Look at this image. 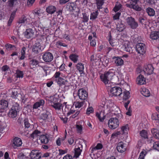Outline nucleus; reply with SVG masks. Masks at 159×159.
Instances as JSON below:
<instances>
[{"label": "nucleus", "instance_id": "obj_1", "mask_svg": "<svg viewBox=\"0 0 159 159\" xmlns=\"http://www.w3.org/2000/svg\"><path fill=\"white\" fill-rule=\"evenodd\" d=\"M115 72L114 70L111 69L108 71L105 72L104 74H102L100 76L102 81L105 84L107 83L115 75Z\"/></svg>", "mask_w": 159, "mask_h": 159}, {"label": "nucleus", "instance_id": "obj_2", "mask_svg": "<svg viewBox=\"0 0 159 159\" xmlns=\"http://www.w3.org/2000/svg\"><path fill=\"white\" fill-rule=\"evenodd\" d=\"M126 21L129 27L132 29H136L139 26L137 22L131 16L128 17L126 19Z\"/></svg>", "mask_w": 159, "mask_h": 159}, {"label": "nucleus", "instance_id": "obj_3", "mask_svg": "<svg viewBox=\"0 0 159 159\" xmlns=\"http://www.w3.org/2000/svg\"><path fill=\"white\" fill-rule=\"evenodd\" d=\"M108 125L109 127L111 129H114L119 125L118 118H111L109 120Z\"/></svg>", "mask_w": 159, "mask_h": 159}, {"label": "nucleus", "instance_id": "obj_4", "mask_svg": "<svg viewBox=\"0 0 159 159\" xmlns=\"http://www.w3.org/2000/svg\"><path fill=\"white\" fill-rule=\"evenodd\" d=\"M35 28L33 27L32 28L27 29L24 33V36L27 39L33 38L34 36Z\"/></svg>", "mask_w": 159, "mask_h": 159}, {"label": "nucleus", "instance_id": "obj_5", "mask_svg": "<svg viewBox=\"0 0 159 159\" xmlns=\"http://www.w3.org/2000/svg\"><path fill=\"white\" fill-rule=\"evenodd\" d=\"M110 92L114 96H120L122 93V90L120 87L114 86L111 87Z\"/></svg>", "mask_w": 159, "mask_h": 159}, {"label": "nucleus", "instance_id": "obj_6", "mask_svg": "<svg viewBox=\"0 0 159 159\" xmlns=\"http://www.w3.org/2000/svg\"><path fill=\"white\" fill-rule=\"evenodd\" d=\"M30 157L31 159H39L42 157V154L37 150H33L30 152Z\"/></svg>", "mask_w": 159, "mask_h": 159}, {"label": "nucleus", "instance_id": "obj_7", "mask_svg": "<svg viewBox=\"0 0 159 159\" xmlns=\"http://www.w3.org/2000/svg\"><path fill=\"white\" fill-rule=\"evenodd\" d=\"M52 54L50 52H46L43 55V59L46 62H50L53 59Z\"/></svg>", "mask_w": 159, "mask_h": 159}, {"label": "nucleus", "instance_id": "obj_8", "mask_svg": "<svg viewBox=\"0 0 159 159\" xmlns=\"http://www.w3.org/2000/svg\"><path fill=\"white\" fill-rule=\"evenodd\" d=\"M78 95L81 100H85L88 97V93L85 90L80 89L78 92Z\"/></svg>", "mask_w": 159, "mask_h": 159}, {"label": "nucleus", "instance_id": "obj_9", "mask_svg": "<svg viewBox=\"0 0 159 159\" xmlns=\"http://www.w3.org/2000/svg\"><path fill=\"white\" fill-rule=\"evenodd\" d=\"M136 49L138 53L143 55L146 52L145 46L143 43H139L136 45Z\"/></svg>", "mask_w": 159, "mask_h": 159}, {"label": "nucleus", "instance_id": "obj_10", "mask_svg": "<svg viewBox=\"0 0 159 159\" xmlns=\"http://www.w3.org/2000/svg\"><path fill=\"white\" fill-rule=\"evenodd\" d=\"M111 110L112 112H114L113 113L116 115L117 118L120 119L122 118V115L120 113L121 111L117 106H112L111 107Z\"/></svg>", "mask_w": 159, "mask_h": 159}, {"label": "nucleus", "instance_id": "obj_11", "mask_svg": "<svg viewBox=\"0 0 159 159\" xmlns=\"http://www.w3.org/2000/svg\"><path fill=\"white\" fill-rule=\"evenodd\" d=\"M22 144L21 139L17 137H16L13 139L12 145L14 148H16L17 147L21 146Z\"/></svg>", "mask_w": 159, "mask_h": 159}, {"label": "nucleus", "instance_id": "obj_12", "mask_svg": "<svg viewBox=\"0 0 159 159\" xmlns=\"http://www.w3.org/2000/svg\"><path fill=\"white\" fill-rule=\"evenodd\" d=\"M32 51L35 54H38L41 51V44L39 42L36 43L32 48Z\"/></svg>", "mask_w": 159, "mask_h": 159}, {"label": "nucleus", "instance_id": "obj_13", "mask_svg": "<svg viewBox=\"0 0 159 159\" xmlns=\"http://www.w3.org/2000/svg\"><path fill=\"white\" fill-rule=\"evenodd\" d=\"M112 59L117 66H121L123 65L124 61L120 57L114 56L112 57Z\"/></svg>", "mask_w": 159, "mask_h": 159}, {"label": "nucleus", "instance_id": "obj_14", "mask_svg": "<svg viewBox=\"0 0 159 159\" xmlns=\"http://www.w3.org/2000/svg\"><path fill=\"white\" fill-rule=\"evenodd\" d=\"M125 6L128 7L133 8L134 10L138 11H140L141 10V8L139 7L137 5H136L134 4L132 2H130V3H127L125 4Z\"/></svg>", "mask_w": 159, "mask_h": 159}, {"label": "nucleus", "instance_id": "obj_15", "mask_svg": "<svg viewBox=\"0 0 159 159\" xmlns=\"http://www.w3.org/2000/svg\"><path fill=\"white\" fill-rule=\"evenodd\" d=\"M136 82L139 85H141L145 84L146 83L145 79L143 76L140 75L136 79Z\"/></svg>", "mask_w": 159, "mask_h": 159}, {"label": "nucleus", "instance_id": "obj_16", "mask_svg": "<svg viewBox=\"0 0 159 159\" xmlns=\"http://www.w3.org/2000/svg\"><path fill=\"white\" fill-rule=\"evenodd\" d=\"M116 149L118 152L122 153L126 150V148L124 146L123 142H121L117 144Z\"/></svg>", "mask_w": 159, "mask_h": 159}, {"label": "nucleus", "instance_id": "obj_17", "mask_svg": "<svg viewBox=\"0 0 159 159\" xmlns=\"http://www.w3.org/2000/svg\"><path fill=\"white\" fill-rule=\"evenodd\" d=\"M154 68L152 64H148L145 66L144 71L148 75H151L153 73Z\"/></svg>", "mask_w": 159, "mask_h": 159}, {"label": "nucleus", "instance_id": "obj_18", "mask_svg": "<svg viewBox=\"0 0 159 159\" xmlns=\"http://www.w3.org/2000/svg\"><path fill=\"white\" fill-rule=\"evenodd\" d=\"M11 97L15 99H17L18 100L21 99V94L18 92L16 89H14L12 92Z\"/></svg>", "mask_w": 159, "mask_h": 159}, {"label": "nucleus", "instance_id": "obj_19", "mask_svg": "<svg viewBox=\"0 0 159 159\" xmlns=\"http://www.w3.org/2000/svg\"><path fill=\"white\" fill-rule=\"evenodd\" d=\"M76 67L80 74L84 73V67L83 64L81 62L78 63L76 65Z\"/></svg>", "mask_w": 159, "mask_h": 159}, {"label": "nucleus", "instance_id": "obj_20", "mask_svg": "<svg viewBox=\"0 0 159 159\" xmlns=\"http://www.w3.org/2000/svg\"><path fill=\"white\" fill-rule=\"evenodd\" d=\"M51 117V114L50 112L46 111L43 113L41 116V118L43 120H45L47 119H50Z\"/></svg>", "mask_w": 159, "mask_h": 159}, {"label": "nucleus", "instance_id": "obj_21", "mask_svg": "<svg viewBox=\"0 0 159 159\" xmlns=\"http://www.w3.org/2000/svg\"><path fill=\"white\" fill-rule=\"evenodd\" d=\"M44 103V101L43 100H40L33 105V109H37L40 106H43Z\"/></svg>", "mask_w": 159, "mask_h": 159}, {"label": "nucleus", "instance_id": "obj_22", "mask_svg": "<svg viewBox=\"0 0 159 159\" xmlns=\"http://www.w3.org/2000/svg\"><path fill=\"white\" fill-rule=\"evenodd\" d=\"M8 106V102L7 101L3 100L0 101V109H5Z\"/></svg>", "mask_w": 159, "mask_h": 159}, {"label": "nucleus", "instance_id": "obj_23", "mask_svg": "<svg viewBox=\"0 0 159 159\" xmlns=\"http://www.w3.org/2000/svg\"><path fill=\"white\" fill-rule=\"evenodd\" d=\"M150 38L152 40L157 39L159 38V32L158 31H153L150 35Z\"/></svg>", "mask_w": 159, "mask_h": 159}, {"label": "nucleus", "instance_id": "obj_24", "mask_svg": "<svg viewBox=\"0 0 159 159\" xmlns=\"http://www.w3.org/2000/svg\"><path fill=\"white\" fill-rule=\"evenodd\" d=\"M96 116L99 119V120L102 122L105 119L104 112V111H101L99 113L97 112Z\"/></svg>", "mask_w": 159, "mask_h": 159}, {"label": "nucleus", "instance_id": "obj_25", "mask_svg": "<svg viewBox=\"0 0 159 159\" xmlns=\"http://www.w3.org/2000/svg\"><path fill=\"white\" fill-rule=\"evenodd\" d=\"M39 139L42 143L44 144H47L48 142V137L46 135H41L39 137Z\"/></svg>", "mask_w": 159, "mask_h": 159}, {"label": "nucleus", "instance_id": "obj_26", "mask_svg": "<svg viewBox=\"0 0 159 159\" xmlns=\"http://www.w3.org/2000/svg\"><path fill=\"white\" fill-rule=\"evenodd\" d=\"M151 132L153 137L157 139H159V130L155 128L151 129Z\"/></svg>", "mask_w": 159, "mask_h": 159}, {"label": "nucleus", "instance_id": "obj_27", "mask_svg": "<svg viewBox=\"0 0 159 159\" xmlns=\"http://www.w3.org/2000/svg\"><path fill=\"white\" fill-rule=\"evenodd\" d=\"M39 63V62L38 60L34 59H31L29 62L30 65L33 68L36 67Z\"/></svg>", "mask_w": 159, "mask_h": 159}, {"label": "nucleus", "instance_id": "obj_28", "mask_svg": "<svg viewBox=\"0 0 159 159\" xmlns=\"http://www.w3.org/2000/svg\"><path fill=\"white\" fill-rule=\"evenodd\" d=\"M75 4L73 2L67 3L66 6V9L67 11H71L74 10Z\"/></svg>", "mask_w": 159, "mask_h": 159}, {"label": "nucleus", "instance_id": "obj_29", "mask_svg": "<svg viewBox=\"0 0 159 159\" xmlns=\"http://www.w3.org/2000/svg\"><path fill=\"white\" fill-rule=\"evenodd\" d=\"M46 10L48 13L52 14L56 11V8L54 6H50L47 8Z\"/></svg>", "mask_w": 159, "mask_h": 159}, {"label": "nucleus", "instance_id": "obj_30", "mask_svg": "<svg viewBox=\"0 0 159 159\" xmlns=\"http://www.w3.org/2000/svg\"><path fill=\"white\" fill-rule=\"evenodd\" d=\"M79 56L76 54H71L69 56V58L74 63H76L78 61Z\"/></svg>", "mask_w": 159, "mask_h": 159}, {"label": "nucleus", "instance_id": "obj_31", "mask_svg": "<svg viewBox=\"0 0 159 159\" xmlns=\"http://www.w3.org/2000/svg\"><path fill=\"white\" fill-rule=\"evenodd\" d=\"M11 109H12V110H14V111L19 112L20 110V108L19 104L17 102H16L13 105Z\"/></svg>", "mask_w": 159, "mask_h": 159}, {"label": "nucleus", "instance_id": "obj_32", "mask_svg": "<svg viewBox=\"0 0 159 159\" xmlns=\"http://www.w3.org/2000/svg\"><path fill=\"white\" fill-rule=\"evenodd\" d=\"M97 8L100 10L102 8V6L104 3V0H96Z\"/></svg>", "mask_w": 159, "mask_h": 159}, {"label": "nucleus", "instance_id": "obj_33", "mask_svg": "<svg viewBox=\"0 0 159 159\" xmlns=\"http://www.w3.org/2000/svg\"><path fill=\"white\" fill-rule=\"evenodd\" d=\"M18 113V112H17L14 111V110H12V109H11L8 113V114L9 117L12 118H14L16 116Z\"/></svg>", "mask_w": 159, "mask_h": 159}, {"label": "nucleus", "instance_id": "obj_34", "mask_svg": "<svg viewBox=\"0 0 159 159\" xmlns=\"http://www.w3.org/2000/svg\"><path fill=\"white\" fill-rule=\"evenodd\" d=\"M51 106L54 108L56 110H61L62 107V104L59 102L53 103V104H52Z\"/></svg>", "mask_w": 159, "mask_h": 159}, {"label": "nucleus", "instance_id": "obj_35", "mask_svg": "<svg viewBox=\"0 0 159 159\" xmlns=\"http://www.w3.org/2000/svg\"><path fill=\"white\" fill-rule=\"evenodd\" d=\"M117 28L118 31H122L125 29V25L121 22L118 23L117 25Z\"/></svg>", "mask_w": 159, "mask_h": 159}, {"label": "nucleus", "instance_id": "obj_36", "mask_svg": "<svg viewBox=\"0 0 159 159\" xmlns=\"http://www.w3.org/2000/svg\"><path fill=\"white\" fill-rule=\"evenodd\" d=\"M146 11L148 15L150 16H153L155 15V11L152 8H148L146 9Z\"/></svg>", "mask_w": 159, "mask_h": 159}, {"label": "nucleus", "instance_id": "obj_37", "mask_svg": "<svg viewBox=\"0 0 159 159\" xmlns=\"http://www.w3.org/2000/svg\"><path fill=\"white\" fill-rule=\"evenodd\" d=\"M130 93L129 91H124L123 92V98L124 100H126L129 98Z\"/></svg>", "mask_w": 159, "mask_h": 159}, {"label": "nucleus", "instance_id": "obj_38", "mask_svg": "<svg viewBox=\"0 0 159 159\" xmlns=\"http://www.w3.org/2000/svg\"><path fill=\"white\" fill-rule=\"evenodd\" d=\"M98 11H96L91 13L90 15V19L92 20H94L97 18L98 15Z\"/></svg>", "mask_w": 159, "mask_h": 159}, {"label": "nucleus", "instance_id": "obj_39", "mask_svg": "<svg viewBox=\"0 0 159 159\" xmlns=\"http://www.w3.org/2000/svg\"><path fill=\"white\" fill-rule=\"evenodd\" d=\"M82 150H81L80 148L75 149V155L74 156L77 158L80 155Z\"/></svg>", "mask_w": 159, "mask_h": 159}, {"label": "nucleus", "instance_id": "obj_40", "mask_svg": "<svg viewBox=\"0 0 159 159\" xmlns=\"http://www.w3.org/2000/svg\"><path fill=\"white\" fill-rule=\"evenodd\" d=\"M138 20L142 25H145L146 23L147 20L145 17H140L139 18Z\"/></svg>", "mask_w": 159, "mask_h": 159}, {"label": "nucleus", "instance_id": "obj_41", "mask_svg": "<svg viewBox=\"0 0 159 159\" xmlns=\"http://www.w3.org/2000/svg\"><path fill=\"white\" fill-rule=\"evenodd\" d=\"M17 4V0H10L9 2V5L11 7H15Z\"/></svg>", "mask_w": 159, "mask_h": 159}, {"label": "nucleus", "instance_id": "obj_42", "mask_svg": "<svg viewBox=\"0 0 159 159\" xmlns=\"http://www.w3.org/2000/svg\"><path fill=\"white\" fill-rule=\"evenodd\" d=\"M82 15L83 16V22L84 23L87 22L89 20V15L85 13H83Z\"/></svg>", "mask_w": 159, "mask_h": 159}, {"label": "nucleus", "instance_id": "obj_43", "mask_svg": "<svg viewBox=\"0 0 159 159\" xmlns=\"http://www.w3.org/2000/svg\"><path fill=\"white\" fill-rule=\"evenodd\" d=\"M108 40L110 45L114 47L116 45L115 41H116V40L113 39H112V36L111 35L110 33V36Z\"/></svg>", "mask_w": 159, "mask_h": 159}, {"label": "nucleus", "instance_id": "obj_44", "mask_svg": "<svg viewBox=\"0 0 159 159\" xmlns=\"http://www.w3.org/2000/svg\"><path fill=\"white\" fill-rule=\"evenodd\" d=\"M15 15V12H12L10 16V19L8 21V26H10L11 23L14 18V17Z\"/></svg>", "mask_w": 159, "mask_h": 159}, {"label": "nucleus", "instance_id": "obj_45", "mask_svg": "<svg viewBox=\"0 0 159 159\" xmlns=\"http://www.w3.org/2000/svg\"><path fill=\"white\" fill-rule=\"evenodd\" d=\"M121 7L122 5L120 4L117 2L113 10L115 12H116L121 8Z\"/></svg>", "mask_w": 159, "mask_h": 159}, {"label": "nucleus", "instance_id": "obj_46", "mask_svg": "<svg viewBox=\"0 0 159 159\" xmlns=\"http://www.w3.org/2000/svg\"><path fill=\"white\" fill-rule=\"evenodd\" d=\"M16 74L17 78H22L23 77L24 73L23 71L17 70L16 71Z\"/></svg>", "mask_w": 159, "mask_h": 159}, {"label": "nucleus", "instance_id": "obj_47", "mask_svg": "<svg viewBox=\"0 0 159 159\" xmlns=\"http://www.w3.org/2000/svg\"><path fill=\"white\" fill-rule=\"evenodd\" d=\"M40 132L39 131L37 130H35L30 134V136L31 138H34L39 136V134H40Z\"/></svg>", "mask_w": 159, "mask_h": 159}, {"label": "nucleus", "instance_id": "obj_48", "mask_svg": "<svg viewBox=\"0 0 159 159\" xmlns=\"http://www.w3.org/2000/svg\"><path fill=\"white\" fill-rule=\"evenodd\" d=\"M142 94L145 97H148L150 95V93L148 89H143V92H142Z\"/></svg>", "mask_w": 159, "mask_h": 159}, {"label": "nucleus", "instance_id": "obj_49", "mask_svg": "<svg viewBox=\"0 0 159 159\" xmlns=\"http://www.w3.org/2000/svg\"><path fill=\"white\" fill-rule=\"evenodd\" d=\"M27 21V18L25 16H23L18 21V23L19 24L24 23Z\"/></svg>", "mask_w": 159, "mask_h": 159}, {"label": "nucleus", "instance_id": "obj_50", "mask_svg": "<svg viewBox=\"0 0 159 159\" xmlns=\"http://www.w3.org/2000/svg\"><path fill=\"white\" fill-rule=\"evenodd\" d=\"M140 135L145 139L147 138V132L144 130H143L140 131Z\"/></svg>", "mask_w": 159, "mask_h": 159}, {"label": "nucleus", "instance_id": "obj_51", "mask_svg": "<svg viewBox=\"0 0 159 159\" xmlns=\"http://www.w3.org/2000/svg\"><path fill=\"white\" fill-rule=\"evenodd\" d=\"M147 152L145 150H143L140 154L138 159H144V156L147 154Z\"/></svg>", "mask_w": 159, "mask_h": 159}, {"label": "nucleus", "instance_id": "obj_52", "mask_svg": "<svg viewBox=\"0 0 159 159\" xmlns=\"http://www.w3.org/2000/svg\"><path fill=\"white\" fill-rule=\"evenodd\" d=\"M153 148L159 151V142H154L153 144Z\"/></svg>", "mask_w": 159, "mask_h": 159}, {"label": "nucleus", "instance_id": "obj_53", "mask_svg": "<svg viewBox=\"0 0 159 159\" xmlns=\"http://www.w3.org/2000/svg\"><path fill=\"white\" fill-rule=\"evenodd\" d=\"M24 122L25 128H29L30 126V124L28 122V119H25Z\"/></svg>", "mask_w": 159, "mask_h": 159}, {"label": "nucleus", "instance_id": "obj_54", "mask_svg": "<svg viewBox=\"0 0 159 159\" xmlns=\"http://www.w3.org/2000/svg\"><path fill=\"white\" fill-rule=\"evenodd\" d=\"M84 101L81 102H76L75 103V106L76 108H80L84 104Z\"/></svg>", "mask_w": 159, "mask_h": 159}, {"label": "nucleus", "instance_id": "obj_55", "mask_svg": "<svg viewBox=\"0 0 159 159\" xmlns=\"http://www.w3.org/2000/svg\"><path fill=\"white\" fill-rule=\"evenodd\" d=\"M76 127L78 133H81L83 129L82 126L81 125H76Z\"/></svg>", "mask_w": 159, "mask_h": 159}, {"label": "nucleus", "instance_id": "obj_56", "mask_svg": "<svg viewBox=\"0 0 159 159\" xmlns=\"http://www.w3.org/2000/svg\"><path fill=\"white\" fill-rule=\"evenodd\" d=\"M153 7L157 10H159V2H157V1L153 5Z\"/></svg>", "mask_w": 159, "mask_h": 159}, {"label": "nucleus", "instance_id": "obj_57", "mask_svg": "<svg viewBox=\"0 0 159 159\" xmlns=\"http://www.w3.org/2000/svg\"><path fill=\"white\" fill-rule=\"evenodd\" d=\"M102 64L105 66H108L109 63V60L107 58H104L103 61H102Z\"/></svg>", "mask_w": 159, "mask_h": 159}, {"label": "nucleus", "instance_id": "obj_58", "mask_svg": "<svg viewBox=\"0 0 159 159\" xmlns=\"http://www.w3.org/2000/svg\"><path fill=\"white\" fill-rule=\"evenodd\" d=\"M128 128V126L127 125L123 126L121 128L122 134H124L125 133V132L127 131Z\"/></svg>", "mask_w": 159, "mask_h": 159}, {"label": "nucleus", "instance_id": "obj_59", "mask_svg": "<svg viewBox=\"0 0 159 159\" xmlns=\"http://www.w3.org/2000/svg\"><path fill=\"white\" fill-rule=\"evenodd\" d=\"M93 108L92 107H89L87 108L86 111V114L87 115H89L91 113L93 112Z\"/></svg>", "mask_w": 159, "mask_h": 159}, {"label": "nucleus", "instance_id": "obj_60", "mask_svg": "<svg viewBox=\"0 0 159 159\" xmlns=\"http://www.w3.org/2000/svg\"><path fill=\"white\" fill-rule=\"evenodd\" d=\"M25 157L23 153H20L18 155V159H25Z\"/></svg>", "mask_w": 159, "mask_h": 159}, {"label": "nucleus", "instance_id": "obj_61", "mask_svg": "<svg viewBox=\"0 0 159 159\" xmlns=\"http://www.w3.org/2000/svg\"><path fill=\"white\" fill-rule=\"evenodd\" d=\"M120 15V13L119 12H117L115 16L113 17L114 20H117L119 19V16Z\"/></svg>", "mask_w": 159, "mask_h": 159}, {"label": "nucleus", "instance_id": "obj_62", "mask_svg": "<svg viewBox=\"0 0 159 159\" xmlns=\"http://www.w3.org/2000/svg\"><path fill=\"white\" fill-rule=\"evenodd\" d=\"M9 67L7 65L3 66L2 68V71H6L9 69Z\"/></svg>", "mask_w": 159, "mask_h": 159}, {"label": "nucleus", "instance_id": "obj_63", "mask_svg": "<svg viewBox=\"0 0 159 159\" xmlns=\"http://www.w3.org/2000/svg\"><path fill=\"white\" fill-rule=\"evenodd\" d=\"M127 46L125 45V50L127 52H130L132 50V48L128 44H127Z\"/></svg>", "mask_w": 159, "mask_h": 159}, {"label": "nucleus", "instance_id": "obj_64", "mask_svg": "<svg viewBox=\"0 0 159 159\" xmlns=\"http://www.w3.org/2000/svg\"><path fill=\"white\" fill-rule=\"evenodd\" d=\"M156 1V0H146L147 3L152 5L154 4Z\"/></svg>", "mask_w": 159, "mask_h": 159}]
</instances>
